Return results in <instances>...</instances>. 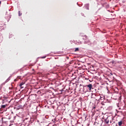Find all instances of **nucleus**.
Wrapping results in <instances>:
<instances>
[{
  "label": "nucleus",
  "instance_id": "f257e3e1",
  "mask_svg": "<svg viewBox=\"0 0 126 126\" xmlns=\"http://www.w3.org/2000/svg\"><path fill=\"white\" fill-rule=\"evenodd\" d=\"M97 98L96 99V101H98V102H100V100H104V99H105V97L104 96H101L100 95H97L96 96Z\"/></svg>",
  "mask_w": 126,
  "mask_h": 126
},
{
  "label": "nucleus",
  "instance_id": "f03ea898",
  "mask_svg": "<svg viewBox=\"0 0 126 126\" xmlns=\"http://www.w3.org/2000/svg\"><path fill=\"white\" fill-rule=\"evenodd\" d=\"M85 87H86L87 88H89V91H91V89L93 87L92 84H90L87 86H85Z\"/></svg>",
  "mask_w": 126,
  "mask_h": 126
},
{
  "label": "nucleus",
  "instance_id": "7ed1b4c3",
  "mask_svg": "<svg viewBox=\"0 0 126 126\" xmlns=\"http://www.w3.org/2000/svg\"><path fill=\"white\" fill-rule=\"evenodd\" d=\"M24 84H25V83L24 82H22L20 85L19 86L20 87H21V88H23V87H22V85H24Z\"/></svg>",
  "mask_w": 126,
  "mask_h": 126
},
{
  "label": "nucleus",
  "instance_id": "20e7f679",
  "mask_svg": "<svg viewBox=\"0 0 126 126\" xmlns=\"http://www.w3.org/2000/svg\"><path fill=\"white\" fill-rule=\"evenodd\" d=\"M85 7L86 8H87V9H89V4H87L85 5Z\"/></svg>",
  "mask_w": 126,
  "mask_h": 126
},
{
  "label": "nucleus",
  "instance_id": "39448f33",
  "mask_svg": "<svg viewBox=\"0 0 126 126\" xmlns=\"http://www.w3.org/2000/svg\"><path fill=\"white\" fill-rule=\"evenodd\" d=\"M117 106L118 108H120V107H122V105H121V102H119V103L117 104Z\"/></svg>",
  "mask_w": 126,
  "mask_h": 126
},
{
  "label": "nucleus",
  "instance_id": "423d86ee",
  "mask_svg": "<svg viewBox=\"0 0 126 126\" xmlns=\"http://www.w3.org/2000/svg\"><path fill=\"white\" fill-rule=\"evenodd\" d=\"M105 124H106V125H107V124H109V120L106 119L104 121Z\"/></svg>",
  "mask_w": 126,
  "mask_h": 126
},
{
  "label": "nucleus",
  "instance_id": "0eeeda50",
  "mask_svg": "<svg viewBox=\"0 0 126 126\" xmlns=\"http://www.w3.org/2000/svg\"><path fill=\"white\" fill-rule=\"evenodd\" d=\"M118 125L119 126H122V125H123V122L122 121H120L118 123Z\"/></svg>",
  "mask_w": 126,
  "mask_h": 126
},
{
  "label": "nucleus",
  "instance_id": "6e6552de",
  "mask_svg": "<svg viewBox=\"0 0 126 126\" xmlns=\"http://www.w3.org/2000/svg\"><path fill=\"white\" fill-rule=\"evenodd\" d=\"M18 14H19V16H21L22 15V13H21L20 11H18Z\"/></svg>",
  "mask_w": 126,
  "mask_h": 126
},
{
  "label": "nucleus",
  "instance_id": "1a4fd4ad",
  "mask_svg": "<svg viewBox=\"0 0 126 126\" xmlns=\"http://www.w3.org/2000/svg\"><path fill=\"white\" fill-rule=\"evenodd\" d=\"M2 41V36L1 35L0 36V43Z\"/></svg>",
  "mask_w": 126,
  "mask_h": 126
},
{
  "label": "nucleus",
  "instance_id": "9d476101",
  "mask_svg": "<svg viewBox=\"0 0 126 126\" xmlns=\"http://www.w3.org/2000/svg\"><path fill=\"white\" fill-rule=\"evenodd\" d=\"M1 108H2V109H4V108H5V105H1Z\"/></svg>",
  "mask_w": 126,
  "mask_h": 126
},
{
  "label": "nucleus",
  "instance_id": "9b49d317",
  "mask_svg": "<svg viewBox=\"0 0 126 126\" xmlns=\"http://www.w3.org/2000/svg\"><path fill=\"white\" fill-rule=\"evenodd\" d=\"M126 99H125V100H124V106H123V107H126Z\"/></svg>",
  "mask_w": 126,
  "mask_h": 126
},
{
  "label": "nucleus",
  "instance_id": "f8f14e48",
  "mask_svg": "<svg viewBox=\"0 0 126 126\" xmlns=\"http://www.w3.org/2000/svg\"><path fill=\"white\" fill-rule=\"evenodd\" d=\"M78 51H79V48H76L75 50V52H77Z\"/></svg>",
  "mask_w": 126,
  "mask_h": 126
},
{
  "label": "nucleus",
  "instance_id": "ddd939ff",
  "mask_svg": "<svg viewBox=\"0 0 126 126\" xmlns=\"http://www.w3.org/2000/svg\"><path fill=\"white\" fill-rule=\"evenodd\" d=\"M41 59H46V56H43Z\"/></svg>",
  "mask_w": 126,
  "mask_h": 126
},
{
  "label": "nucleus",
  "instance_id": "4468645a",
  "mask_svg": "<svg viewBox=\"0 0 126 126\" xmlns=\"http://www.w3.org/2000/svg\"><path fill=\"white\" fill-rule=\"evenodd\" d=\"M10 79V77H9L7 80H9Z\"/></svg>",
  "mask_w": 126,
  "mask_h": 126
},
{
  "label": "nucleus",
  "instance_id": "2eb2a0df",
  "mask_svg": "<svg viewBox=\"0 0 126 126\" xmlns=\"http://www.w3.org/2000/svg\"><path fill=\"white\" fill-rule=\"evenodd\" d=\"M112 63H115V61H112Z\"/></svg>",
  "mask_w": 126,
  "mask_h": 126
},
{
  "label": "nucleus",
  "instance_id": "dca6fc26",
  "mask_svg": "<svg viewBox=\"0 0 126 126\" xmlns=\"http://www.w3.org/2000/svg\"><path fill=\"white\" fill-rule=\"evenodd\" d=\"M1 3V1H0V4Z\"/></svg>",
  "mask_w": 126,
  "mask_h": 126
},
{
  "label": "nucleus",
  "instance_id": "f3484780",
  "mask_svg": "<svg viewBox=\"0 0 126 126\" xmlns=\"http://www.w3.org/2000/svg\"><path fill=\"white\" fill-rule=\"evenodd\" d=\"M119 110L121 109V107H119Z\"/></svg>",
  "mask_w": 126,
  "mask_h": 126
},
{
  "label": "nucleus",
  "instance_id": "a211bd4d",
  "mask_svg": "<svg viewBox=\"0 0 126 126\" xmlns=\"http://www.w3.org/2000/svg\"><path fill=\"white\" fill-rule=\"evenodd\" d=\"M57 66H60V65H57Z\"/></svg>",
  "mask_w": 126,
  "mask_h": 126
},
{
  "label": "nucleus",
  "instance_id": "6ab92c4d",
  "mask_svg": "<svg viewBox=\"0 0 126 126\" xmlns=\"http://www.w3.org/2000/svg\"><path fill=\"white\" fill-rule=\"evenodd\" d=\"M124 97H125V98L126 99V96H125V97L124 96Z\"/></svg>",
  "mask_w": 126,
  "mask_h": 126
}]
</instances>
